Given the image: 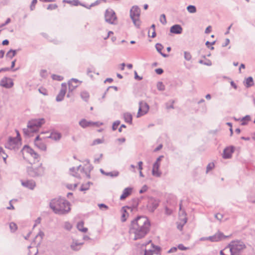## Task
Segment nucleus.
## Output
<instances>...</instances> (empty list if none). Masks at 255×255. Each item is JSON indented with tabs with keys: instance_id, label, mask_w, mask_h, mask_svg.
<instances>
[{
	"instance_id": "1",
	"label": "nucleus",
	"mask_w": 255,
	"mask_h": 255,
	"mask_svg": "<svg viewBox=\"0 0 255 255\" xmlns=\"http://www.w3.org/2000/svg\"><path fill=\"white\" fill-rule=\"evenodd\" d=\"M150 224L144 216H139L132 220L129 227V233L134 240L143 238L149 232Z\"/></svg>"
},
{
	"instance_id": "2",
	"label": "nucleus",
	"mask_w": 255,
	"mask_h": 255,
	"mask_svg": "<svg viewBox=\"0 0 255 255\" xmlns=\"http://www.w3.org/2000/svg\"><path fill=\"white\" fill-rule=\"evenodd\" d=\"M50 208L56 214L62 215L68 213L70 210V203L64 198H56L49 203Z\"/></svg>"
},
{
	"instance_id": "3",
	"label": "nucleus",
	"mask_w": 255,
	"mask_h": 255,
	"mask_svg": "<svg viewBox=\"0 0 255 255\" xmlns=\"http://www.w3.org/2000/svg\"><path fill=\"white\" fill-rule=\"evenodd\" d=\"M43 118L33 119L28 122L27 128L23 129V131L25 135L31 136L33 132H36L39 128L45 123Z\"/></svg>"
},
{
	"instance_id": "4",
	"label": "nucleus",
	"mask_w": 255,
	"mask_h": 255,
	"mask_svg": "<svg viewBox=\"0 0 255 255\" xmlns=\"http://www.w3.org/2000/svg\"><path fill=\"white\" fill-rule=\"evenodd\" d=\"M92 166L89 164H86L84 167H81L79 165L77 168L72 167L70 169V174L74 177L78 178H80L81 176L78 171H80L85 176L89 178L90 177V172L92 170Z\"/></svg>"
},
{
	"instance_id": "5",
	"label": "nucleus",
	"mask_w": 255,
	"mask_h": 255,
	"mask_svg": "<svg viewBox=\"0 0 255 255\" xmlns=\"http://www.w3.org/2000/svg\"><path fill=\"white\" fill-rule=\"evenodd\" d=\"M140 9L137 6H133L130 10V17L132 20L134 25L139 28L140 25L139 16Z\"/></svg>"
},
{
	"instance_id": "6",
	"label": "nucleus",
	"mask_w": 255,
	"mask_h": 255,
	"mask_svg": "<svg viewBox=\"0 0 255 255\" xmlns=\"http://www.w3.org/2000/svg\"><path fill=\"white\" fill-rule=\"evenodd\" d=\"M229 245L234 255H240L246 248L245 245L240 241H232Z\"/></svg>"
},
{
	"instance_id": "7",
	"label": "nucleus",
	"mask_w": 255,
	"mask_h": 255,
	"mask_svg": "<svg viewBox=\"0 0 255 255\" xmlns=\"http://www.w3.org/2000/svg\"><path fill=\"white\" fill-rule=\"evenodd\" d=\"M20 144V137H9L7 142L5 144V147L11 150H16L19 148Z\"/></svg>"
},
{
	"instance_id": "8",
	"label": "nucleus",
	"mask_w": 255,
	"mask_h": 255,
	"mask_svg": "<svg viewBox=\"0 0 255 255\" xmlns=\"http://www.w3.org/2000/svg\"><path fill=\"white\" fill-rule=\"evenodd\" d=\"M28 174L31 177H37L42 176L44 173V168L41 164L36 168L29 167L27 168Z\"/></svg>"
},
{
	"instance_id": "9",
	"label": "nucleus",
	"mask_w": 255,
	"mask_h": 255,
	"mask_svg": "<svg viewBox=\"0 0 255 255\" xmlns=\"http://www.w3.org/2000/svg\"><path fill=\"white\" fill-rule=\"evenodd\" d=\"M149 110V106L147 103L143 101L139 102V108L136 117L139 118L146 114Z\"/></svg>"
},
{
	"instance_id": "10",
	"label": "nucleus",
	"mask_w": 255,
	"mask_h": 255,
	"mask_svg": "<svg viewBox=\"0 0 255 255\" xmlns=\"http://www.w3.org/2000/svg\"><path fill=\"white\" fill-rule=\"evenodd\" d=\"M105 18L106 22L110 24H114L117 19V16L114 11L112 9L106 10L105 14Z\"/></svg>"
},
{
	"instance_id": "11",
	"label": "nucleus",
	"mask_w": 255,
	"mask_h": 255,
	"mask_svg": "<svg viewBox=\"0 0 255 255\" xmlns=\"http://www.w3.org/2000/svg\"><path fill=\"white\" fill-rule=\"evenodd\" d=\"M14 85L13 80L7 77H3L0 81V86L6 89H10Z\"/></svg>"
},
{
	"instance_id": "12",
	"label": "nucleus",
	"mask_w": 255,
	"mask_h": 255,
	"mask_svg": "<svg viewBox=\"0 0 255 255\" xmlns=\"http://www.w3.org/2000/svg\"><path fill=\"white\" fill-rule=\"evenodd\" d=\"M35 145L39 149L42 151H46L47 147L45 143L42 140V137L40 135H37L34 140Z\"/></svg>"
},
{
	"instance_id": "13",
	"label": "nucleus",
	"mask_w": 255,
	"mask_h": 255,
	"mask_svg": "<svg viewBox=\"0 0 255 255\" xmlns=\"http://www.w3.org/2000/svg\"><path fill=\"white\" fill-rule=\"evenodd\" d=\"M67 90V84L63 83L61 84V89L56 97V100L57 102L62 101L66 94Z\"/></svg>"
},
{
	"instance_id": "14",
	"label": "nucleus",
	"mask_w": 255,
	"mask_h": 255,
	"mask_svg": "<svg viewBox=\"0 0 255 255\" xmlns=\"http://www.w3.org/2000/svg\"><path fill=\"white\" fill-rule=\"evenodd\" d=\"M226 237L221 232H218L212 236L208 237L209 240L211 242H216L225 239Z\"/></svg>"
},
{
	"instance_id": "15",
	"label": "nucleus",
	"mask_w": 255,
	"mask_h": 255,
	"mask_svg": "<svg viewBox=\"0 0 255 255\" xmlns=\"http://www.w3.org/2000/svg\"><path fill=\"white\" fill-rule=\"evenodd\" d=\"M22 185L30 190H33L36 186V183L33 180H21Z\"/></svg>"
},
{
	"instance_id": "16",
	"label": "nucleus",
	"mask_w": 255,
	"mask_h": 255,
	"mask_svg": "<svg viewBox=\"0 0 255 255\" xmlns=\"http://www.w3.org/2000/svg\"><path fill=\"white\" fill-rule=\"evenodd\" d=\"M22 151L24 153L26 152L29 154L35 159H37L39 157V155L33 149L28 146L25 145L23 148Z\"/></svg>"
},
{
	"instance_id": "17",
	"label": "nucleus",
	"mask_w": 255,
	"mask_h": 255,
	"mask_svg": "<svg viewBox=\"0 0 255 255\" xmlns=\"http://www.w3.org/2000/svg\"><path fill=\"white\" fill-rule=\"evenodd\" d=\"M233 152L234 148L233 147H228L226 148L223 152V157L225 159L231 158Z\"/></svg>"
},
{
	"instance_id": "18",
	"label": "nucleus",
	"mask_w": 255,
	"mask_h": 255,
	"mask_svg": "<svg viewBox=\"0 0 255 255\" xmlns=\"http://www.w3.org/2000/svg\"><path fill=\"white\" fill-rule=\"evenodd\" d=\"M170 31L174 34H181L182 32V28L179 24H175L170 27Z\"/></svg>"
},
{
	"instance_id": "19",
	"label": "nucleus",
	"mask_w": 255,
	"mask_h": 255,
	"mask_svg": "<svg viewBox=\"0 0 255 255\" xmlns=\"http://www.w3.org/2000/svg\"><path fill=\"white\" fill-rule=\"evenodd\" d=\"M61 134L58 132L53 131L50 133L49 135L46 136V138H51L54 140H59L61 138Z\"/></svg>"
},
{
	"instance_id": "20",
	"label": "nucleus",
	"mask_w": 255,
	"mask_h": 255,
	"mask_svg": "<svg viewBox=\"0 0 255 255\" xmlns=\"http://www.w3.org/2000/svg\"><path fill=\"white\" fill-rule=\"evenodd\" d=\"M132 190V188L131 187H127L125 188L123 190V193L120 197V199L121 200H125L127 197L131 194Z\"/></svg>"
},
{
	"instance_id": "21",
	"label": "nucleus",
	"mask_w": 255,
	"mask_h": 255,
	"mask_svg": "<svg viewBox=\"0 0 255 255\" xmlns=\"http://www.w3.org/2000/svg\"><path fill=\"white\" fill-rule=\"evenodd\" d=\"M83 244V243H80L77 240H73L71 245V248L74 251H78L80 249Z\"/></svg>"
},
{
	"instance_id": "22",
	"label": "nucleus",
	"mask_w": 255,
	"mask_h": 255,
	"mask_svg": "<svg viewBox=\"0 0 255 255\" xmlns=\"http://www.w3.org/2000/svg\"><path fill=\"white\" fill-rule=\"evenodd\" d=\"M220 255H234L229 244L220 251Z\"/></svg>"
},
{
	"instance_id": "23",
	"label": "nucleus",
	"mask_w": 255,
	"mask_h": 255,
	"mask_svg": "<svg viewBox=\"0 0 255 255\" xmlns=\"http://www.w3.org/2000/svg\"><path fill=\"white\" fill-rule=\"evenodd\" d=\"M160 250V249L158 247H156V250L154 251L145 250L144 252V255H160L159 254Z\"/></svg>"
},
{
	"instance_id": "24",
	"label": "nucleus",
	"mask_w": 255,
	"mask_h": 255,
	"mask_svg": "<svg viewBox=\"0 0 255 255\" xmlns=\"http://www.w3.org/2000/svg\"><path fill=\"white\" fill-rule=\"evenodd\" d=\"M44 236V233L40 231L38 234L36 236L34 241L37 244H39L42 240L43 237Z\"/></svg>"
},
{
	"instance_id": "25",
	"label": "nucleus",
	"mask_w": 255,
	"mask_h": 255,
	"mask_svg": "<svg viewBox=\"0 0 255 255\" xmlns=\"http://www.w3.org/2000/svg\"><path fill=\"white\" fill-rule=\"evenodd\" d=\"M251 121V117L250 115H246L244 117L241 118L240 122L242 126H246Z\"/></svg>"
},
{
	"instance_id": "26",
	"label": "nucleus",
	"mask_w": 255,
	"mask_h": 255,
	"mask_svg": "<svg viewBox=\"0 0 255 255\" xmlns=\"http://www.w3.org/2000/svg\"><path fill=\"white\" fill-rule=\"evenodd\" d=\"M126 208H127L128 209H130V208H129L128 207H124L122 209V217H121V220L123 222H124L126 221L127 217L128 216V214L126 209Z\"/></svg>"
},
{
	"instance_id": "27",
	"label": "nucleus",
	"mask_w": 255,
	"mask_h": 255,
	"mask_svg": "<svg viewBox=\"0 0 255 255\" xmlns=\"http://www.w3.org/2000/svg\"><path fill=\"white\" fill-rule=\"evenodd\" d=\"M79 125L83 128L91 127V123L90 121H88L85 119H82L79 122Z\"/></svg>"
},
{
	"instance_id": "28",
	"label": "nucleus",
	"mask_w": 255,
	"mask_h": 255,
	"mask_svg": "<svg viewBox=\"0 0 255 255\" xmlns=\"http://www.w3.org/2000/svg\"><path fill=\"white\" fill-rule=\"evenodd\" d=\"M162 172L159 170V168L152 167V175L156 177H160L161 176Z\"/></svg>"
},
{
	"instance_id": "29",
	"label": "nucleus",
	"mask_w": 255,
	"mask_h": 255,
	"mask_svg": "<svg viewBox=\"0 0 255 255\" xmlns=\"http://www.w3.org/2000/svg\"><path fill=\"white\" fill-rule=\"evenodd\" d=\"M187 221V218L185 217L184 218H180V222L178 223L177 228L179 230H181L183 228V226L186 223Z\"/></svg>"
},
{
	"instance_id": "30",
	"label": "nucleus",
	"mask_w": 255,
	"mask_h": 255,
	"mask_svg": "<svg viewBox=\"0 0 255 255\" xmlns=\"http://www.w3.org/2000/svg\"><path fill=\"white\" fill-rule=\"evenodd\" d=\"M254 84L253 79L252 77L247 78L245 81V85L247 88H249Z\"/></svg>"
},
{
	"instance_id": "31",
	"label": "nucleus",
	"mask_w": 255,
	"mask_h": 255,
	"mask_svg": "<svg viewBox=\"0 0 255 255\" xmlns=\"http://www.w3.org/2000/svg\"><path fill=\"white\" fill-rule=\"evenodd\" d=\"M125 121L126 123L131 124L132 123V116L129 113H125L123 115Z\"/></svg>"
},
{
	"instance_id": "32",
	"label": "nucleus",
	"mask_w": 255,
	"mask_h": 255,
	"mask_svg": "<svg viewBox=\"0 0 255 255\" xmlns=\"http://www.w3.org/2000/svg\"><path fill=\"white\" fill-rule=\"evenodd\" d=\"M155 48L157 50V51L164 57H167L168 56V55L163 53L161 52L162 49H163V46L160 44V43H157L155 45Z\"/></svg>"
},
{
	"instance_id": "33",
	"label": "nucleus",
	"mask_w": 255,
	"mask_h": 255,
	"mask_svg": "<svg viewBox=\"0 0 255 255\" xmlns=\"http://www.w3.org/2000/svg\"><path fill=\"white\" fill-rule=\"evenodd\" d=\"M89 97V94L87 91H84L81 93V97L86 102L88 101Z\"/></svg>"
},
{
	"instance_id": "34",
	"label": "nucleus",
	"mask_w": 255,
	"mask_h": 255,
	"mask_svg": "<svg viewBox=\"0 0 255 255\" xmlns=\"http://www.w3.org/2000/svg\"><path fill=\"white\" fill-rule=\"evenodd\" d=\"M77 226L78 229L83 233H86L88 230L87 228H84V223L82 222L78 223Z\"/></svg>"
},
{
	"instance_id": "35",
	"label": "nucleus",
	"mask_w": 255,
	"mask_h": 255,
	"mask_svg": "<svg viewBox=\"0 0 255 255\" xmlns=\"http://www.w3.org/2000/svg\"><path fill=\"white\" fill-rule=\"evenodd\" d=\"M92 184L91 182H88L86 184H82L80 188V191H83L88 190Z\"/></svg>"
},
{
	"instance_id": "36",
	"label": "nucleus",
	"mask_w": 255,
	"mask_h": 255,
	"mask_svg": "<svg viewBox=\"0 0 255 255\" xmlns=\"http://www.w3.org/2000/svg\"><path fill=\"white\" fill-rule=\"evenodd\" d=\"M157 89L160 91H163L165 90V86L162 82H158L156 84Z\"/></svg>"
},
{
	"instance_id": "37",
	"label": "nucleus",
	"mask_w": 255,
	"mask_h": 255,
	"mask_svg": "<svg viewBox=\"0 0 255 255\" xmlns=\"http://www.w3.org/2000/svg\"><path fill=\"white\" fill-rule=\"evenodd\" d=\"M187 9L189 13H194L196 12L197 9L194 5H189L187 7Z\"/></svg>"
},
{
	"instance_id": "38",
	"label": "nucleus",
	"mask_w": 255,
	"mask_h": 255,
	"mask_svg": "<svg viewBox=\"0 0 255 255\" xmlns=\"http://www.w3.org/2000/svg\"><path fill=\"white\" fill-rule=\"evenodd\" d=\"M16 54V50L10 49L9 50L6 54V57L12 58Z\"/></svg>"
},
{
	"instance_id": "39",
	"label": "nucleus",
	"mask_w": 255,
	"mask_h": 255,
	"mask_svg": "<svg viewBox=\"0 0 255 255\" xmlns=\"http://www.w3.org/2000/svg\"><path fill=\"white\" fill-rule=\"evenodd\" d=\"M184 58L187 61H190L192 59V55L188 51L184 52Z\"/></svg>"
},
{
	"instance_id": "40",
	"label": "nucleus",
	"mask_w": 255,
	"mask_h": 255,
	"mask_svg": "<svg viewBox=\"0 0 255 255\" xmlns=\"http://www.w3.org/2000/svg\"><path fill=\"white\" fill-rule=\"evenodd\" d=\"M68 85L69 92H72L78 87L77 84H75V83L73 84V83H72L71 82H69Z\"/></svg>"
},
{
	"instance_id": "41",
	"label": "nucleus",
	"mask_w": 255,
	"mask_h": 255,
	"mask_svg": "<svg viewBox=\"0 0 255 255\" xmlns=\"http://www.w3.org/2000/svg\"><path fill=\"white\" fill-rule=\"evenodd\" d=\"M119 172L117 171H114L112 172H107V173H105V175L106 176H109L111 177H117L119 175Z\"/></svg>"
},
{
	"instance_id": "42",
	"label": "nucleus",
	"mask_w": 255,
	"mask_h": 255,
	"mask_svg": "<svg viewBox=\"0 0 255 255\" xmlns=\"http://www.w3.org/2000/svg\"><path fill=\"white\" fill-rule=\"evenodd\" d=\"M152 207L151 211L153 212L155 209L158 206V202L155 200H151Z\"/></svg>"
},
{
	"instance_id": "43",
	"label": "nucleus",
	"mask_w": 255,
	"mask_h": 255,
	"mask_svg": "<svg viewBox=\"0 0 255 255\" xmlns=\"http://www.w3.org/2000/svg\"><path fill=\"white\" fill-rule=\"evenodd\" d=\"M180 218H184L186 217V214L184 210L181 209V204H180V211L179 213Z\"/></svg>"
},
{
	"instance_id": "44",
	"label": "nucleus",
	"mask_w": 255,
	"mask_h": 255,
	"mask_svg": "<svg viewBox=\"0 0 255 255\" xmlns=\"http://www.w3.org/2000/svg\"><path fill=\"white\" fill-rule=\"evenodd\" d=\"M159 21L163 24H165L167 23L166 16L164 14H162L160 15Z\"/></svg>"
},
{
	"instance_id": "45",
	"label": "nucleus",
	"mask_w": 255,
	"mask_h": 255,
	"mask_svg": "<svg viewBox=\"0 0 255 255\" xmlns=\"http://www.w3.org/2000/svg\"><path fill=\"white\" fill-rule=\"evenodd\" d=\"M9 228L11 232H14L17 230V225L13 222L9 224Z\"/></svg>"
},
{
	"instance_id": "46",
	"label": "nucleus",
	"mask_w": 255,
	"mask_h": 255,
	"mask_svg": "<svg viewBox=\"0 0 255 255\" xmlns=\"http://www.w3.org/2000/svg\"><path fill=\"white\" fill-rule=\"evenodd\" d=\"M38 91L40 93H41V94H42L44 96H47L48 95L47 91L44 88H43V87L39 88L38 89Z\"/></svg>"
},
{
	"instance_id": "47",
	"label": "nucleus",
	"mask_w": 255,
	"mask_h": 255,
	"mask_svg": "<svg viewBox=\"0 0 255 255\" xmlns=\"http://www.w3.org/2000/svg\"><path fill=\"white\" fill-rule=\"evenodd\" d=\"M52 78L54 80L59 81H62L63 79V78L62 76L55 74L52 75Z\"/></svg>"
},
{
	"instance_id": "48",
	"label": "nucleus",
	"mask_w": 255,
	"mask_h": 255,
	"mask_svg": "<svg viewBox=\"0 0 255 255\" xmlns=\"http://www.w3.org/2000/svg\"><path fill=\"white\" fill-rule=\"evenodd\" d=\"M170 105H169V103H167L166 104V109L169 110V109H174V106H173V104L174 103V101H171L170 102Z\"/></svg>"
},
{
	"instance_id": "49",
	"label": "nucleus",
	"mask_w": 255,
	"mask_h": 255,
	"mask_svg": "<svg viewBox=\"0 0 255 255\" xmlns=\"http://www.w3.org/2000/svg\"><path fill=\"white\" fill-rule=\"evenodd\" d=\"M120 122L119 121H117L113 123V126H112L113 130H116L117 128H118V127L120 125Z\"/></svg>"
},
{
	"instance_id": "50",
	"label": "nucleus",
	"mask_w": 255,
	"mask_h": 255,
	"mask_svg": "<svg viewBox=\"0 0 255 255\" xmlns=\"http://www.w3.org/2000/svg\"><path fill=\"white\" fill-rule=\"evenodd\" d=\"M214 167V164L212 162L209 163L207 166V172L212 170Z\"/></svg>"
},
{
	"instance_id": "51",
	"label": "nucleus",
	"mask_w": 255,
	"mask_h": 255,
	"mask_svg": "<svg viewBox=\"0 0 255 255\" xmlns=\"http://www.w3.org/2000/svg\"><path fill=\"white\" fill-rule=\"evenodd\" d=\"M66 186L68 189L73 190V189H75L77 187V184H68Z\"/></svg>"
},
{
	"instance_id": "52",
	"label": "nucleus",
	"mask_w": 255,
	"mask_h": 255,
	"mask_svg": "<svg viewBox=\"0 0 255 255\" xmlns=\"http://www.w3.org/2000/svg\"><path fill=\"white\" fill-rule=\"evenodd\" d=\"M72 225L68 222H66L64 223V228L66 230H70L72 228Z\"/></svg>"
},
{
	"instance_id": "53",
	"label": "nucleus",
	"mask_w": 255,
	"mask_h": 255,
	"mask_svg": "<svg viewBox=\"0 0 255 255\" xmlns=\"http://www.w3.org/2000/svg\"><path fill=\"white\" fill-rule=\"evenodd\" d=\"M37 2V0H32L31 3V5L30 6V8L31 10H33L35 8V5Z\"/></svg>"
},
{
	"instance_id": "54",
	"label": "nucleus",
	"mask_w": 255,
	"mask_h": 255,
	"mask_svg": "<svg viewBox=\"0 0 255 255\" xmlns=\"http://www.w3.org/2000/svg\"><path fill=\"white\" fill-rule=\"evenodd\" d=\"M91 127H99L100 126L103 125L102 123H100L99 122H91Z\"/></svg>"
},
{
	"instance_id": "55",
	"label": "nucleus",
	"mask_w": 255,
	"mask_h": 255,
	"mask_svg": "<svg viewBox=\"0 0 255 255\" xmlns=\"http://www.w3.org/2000/svg\"><path fill=\"white\" fill-rule=\"evenodd\" d=\"M57 7V5L56 4H50L47 7V9L53 10L55 9Z\"/></svg>"
},
{
	"instance_id": "56",
	"label": "nucleus",
	"mask_w": 255,
	"mask_h": 255,
	"mask_svg": "<svg viewBox=\"0 0 255 255\" xmlns=\"http://www.w3.org/2000/svg\"><path fill=\"white\" fill-rule=\"evenodd\" d=\"M148 189V187L146 185L142 186L141 189L139 190V193L142 194L145 192Z\"/></svg>"
},
{
	"instance_id": "57",
	"label": "nucleus",
	"mask_w": 255,
	"mask_h": 255,
	"mask_svg": "<svg viewBox=\"0 0 255 255\" xmlns=\"http://www.w3.org/2000/svg\"><path fill=\"white\" fill-rule=\"evenodd\" d=\"M103 154L101 153L100 154L99 157L95 158L94 159V162L95 163H99L100 162L101 159L103 157Z\"/></svg>"
},
{
	"instance_id": "58",
	"label": "nucleus",
	"mask_w": 255,
	"mask_h": 255,
	"mask_svg": "<svg viewBox=\"0 0 255 255\" xmlns=\"http://www.w3.org/2000/svg\"><path fill=\"white\" fill-rule=\"evenodd\" d=\"M165 213L167 215H170L172 213V210L168 208L167 207H165Z\"/></svg>"
},
{
	"instance_id": "59",
	"label": "nucleus",
	"mask_w": 255,
	"mask_h": 255,
	"mask_svg": "<svg viewBox=\"0 0 255 255\" xmlns=\"http://www.w3.org/2000/svg\"><path fill=\"white\" fill-rule=\"evenodd\" d=\"M102 142H103L102 140L98 138V139H95V140H94L93 144H94V145L102 143Z\"/></svg>"
},
{
	"instance_id": "60",
	"label": "nucleus",
	"mask_w": 255,
	"mask_h": 255,
	"mask_svg": "<svg viewBox=\"0 0 255 255\" xmlns=\"http://www.w3.org/2000/svg\"><path fill=\"white\" fill-rule=\"evenodd\" d=\"M178 248L181 251H185L187 249V248L185 247L182 244H179L178 246Z\"/></svg>"
},
{
	"instance_id": "61",
	"label": "nucleus",
	"mask_w": 255,
	"mask_h": 255,
	"mask_svg": "<svg viewBox=\"0 0 255 255\" xmlns=\"http://www.w3.org/2000/svg\"><path fill=\"white\" fill-rule=\"evenodd\" d=\"M215 217L217 220L221 221L223 218V216L222 214H217L215 215Z\"/></svg>"
},
{
	"instance_id": "62",
	"label": "nucleus",
	"mask_w": 255,
	"mask_h": 255,
	"mask_svg": "<svg viewBox=\"0 0 255 255\" xmlns=\"http://www.w3.org/2000/svg\"><path fill=\"white\" fill-rule=\"evenodd\" d=\"M12 201H13V200H11L9 201V206L6 207V209L7 210H14V207H13V206L12 205V203H11Z\"/></svg>"
},
{
	"instance_id": "63",
	"label": "nucleus",
	"mask_w": 255,
	"mask_h": 255,
	"mask_svg": "<svg viewBox=\"0 0 255 255\" xmlns=\"http://www.w3.org/2000/svg\"><path fill=\"white\" fill-rule=\"evenodd\" d=\"M98 206L101 209L104 208L105 210H107L108 208V207L104 204H99Z\"/></svg>"
},
{
	"instance_id": "64",
	"label": "nucleus",
	"mask_w": 255,
	"mask_h": 255,
	"mask_svg": "<svg viewBox=\"0 0 255 255\" xmlns=\"http://www.w3.org/2000/svg\"><path fill=\"white\" fill-rule=\"evenodd\" d=\"M155 72L158 75H160L163 73V70L161 68H158L155 69Z\"/></svg>"
}]
</instances>
